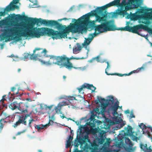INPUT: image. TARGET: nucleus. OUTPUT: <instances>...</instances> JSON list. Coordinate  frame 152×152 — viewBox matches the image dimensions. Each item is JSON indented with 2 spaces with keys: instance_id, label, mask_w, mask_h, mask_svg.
<instances>
[{
  "instance_id": "obj_1",
  "label": "nucleus",
  "mask_w": 152,
  "mask_h": 152,
  "mask_svg": "<svg viewBox=\"0 0 152 152\" xmlns=\"http://www.w3.org/2000/svg\"><path fill=\"white\" fill-rule=\"evenodd\" d=\"M12 20H15L18 21L19 20H26L28 19V22L31 24V27L32 28V30H30L28 31L25 30L21 32L20 30L22 28L19 27H14L10 28L4 29L3 31V32L0 36L1 40H3L5 39H7L11 38V40H15L16 42L19 41L21 39V37H29L39 38L41 36L47 35L51 37L53 39H56L53 38V36H49L45 31L47 27H42L40 28H33V26L36 24L37 26L39 25V19L36 18H28L27 16L21 15L18 14L12 16L11 17Z\"/></svg>"
},
{
  "instance_id": "obj_2",
  "label": "nucleus",
  "mask_w": 152,
  "mask_h": 152,
  "mask_svg": "<svg viewBox=\"0 0 152 152\" xmlns=\"http://www.w3.org/2000/svg\"><path fill=\"white\" fill-rule=\"evenodd\" d=\"M86 19L88 18H85L83 16L77 20L75 19H72L73 21H75V22L72 24L71 23V26L67 27L63 31L58 32L47 28H45V31H47V33L49 36H53V38L57 39L62 38H67V34H68L69 32L75 33H83L84 32H86L87 29V28L86 27L87 26H88V28H96V26H95L94 21H91Z\"/></svg>"
},
{
  "instance_id": "obj_3",
  "label": "nucleus",
  "mask_w": 152,
  "mask_h": 152,
  "mask_svg": "<svg viewBox=\"0 0 152 152\" xmlns=\"http://www.w3.org/2000/svg\"><path fill=\"white\" fill-rule=\"evenodd\" d=\"M84 58L83 57L76 58L73 56L69 58L65 55L58 56H52L50 58L49 62H50V64H57L58 65L61 66V67H65L68 69L70 70L73 67V65L72 63L69 61L70 60H79Z\"/></svg>"
},
{
  "instance_id": "obj_4",
  "label": "nucleus",
  "mask_w": 152,
  "mask_h": 152,
  "mask_svg": "<svg viewBox=\"0 0 152 152\" xmlns=\"http://www.w3.org/2000/svg\"><path fill=\"white\" fill-rule=\"evenodd\" d=\"M115 145L118 147L121 146L124 147L126 152H134L135 148H133V144L128 137L119 134L115 141Z\"/></svg>"
},
{
  "instance_id": "obj_5",
  "label": "nucleus",
  "mask_w": 152,
  "mask_h": 152,
  "mask_svg": "<svg viewBox=\"0 0 152 152\" xmlns=\"http://www.w3.org/2000/svg\"><path fill=\"white\" fill-rule=\"evenodd\" d=\"M122 29H123V27H116L115 25L112 23V21L109 20L97 25L95 28V31H98L99 33H101L107 31H114L115 30L123 31Z\"/></svg>"
},
{
  "instance_id": "obj_6",
  "label": "nucleus",
  "mask_w": 152,
  "mask_h": 152,
  "mask_svg": "<svg viewBox=\"0 0 152 152\" xmlns=\"http://www.w3.org/2000/svg\"><path fill=\"white\" fill-rule=\"evenodd\" d=\"M140 29H143L148 31L150 34H152V28L149 27L148 26H145L142 24L137 25L133 27L126 26L125 27L123 28V29H122L123 31H129L137 34L142 37H144V36L137 31V30Z\"/></svg>"
},
{
  "instance_id": "obj_7",
  "label": "nucleus",
  "mask_w": 152,
  "mask_h": 152,
  "mask_svg": "<svg viewBox=\"0 0 152 152\" xmlns=\"http://www.w3.org/2000/svg\"><path fill=\"white\" fill-rule=\"evenodd\" d=\"M137 1L138 0H114L110 2V3L111 6L120 7L121 8H123L126 5L129 6L134 5L135 8H137L138 7V5L135 4Z\"/></svg>"
},
{
  "instance_id": "obj_8",
  "label": "nucleus",
  "mask_w": 152,
  "mask_h": 152,
  "mask_svg": "<svg viewBox=\"0 0 152 152\" xmlns=\"http://www.w3.org/2000/svg\"><path fill=\"white\" fill-rule=\"evenodd\" d=\"M111 6L110 2L106 4L105 5L101 7H97L94 11H91L90 12L87 14L83 15V17L85 18H89L90 16H94L96 15H104V10L106 9Z\"/></svg>"
},
{
  "instance_id": "obj_9",
  "label": "nucleus",
  "mask_w": 152,
  "mask_h": 152,
  "mask_svg": "<svg viewBox=\"0 0 152 152\" xmlns=\"http://www.w3.org/2000/svg\"><path fill=\"white\" fill-rule=\"evenodd\" d=\"M108 98H109L106 100V105L110 106V109L113 111L112 113L113 115H116L118 113L117 110L119 107V102L117 100L114 103V99L112 96H109Z\"/></svg>"
},
{
  "instance_id": "obj_10",
  "label": "nucleus",
  "mask_w": 152,
  "mask_h": 152,
  "mask_svg": "<svg viewBox=\"0 0 152 152\" xmlns=\"http://www.w3.org/2000/svg\"><path fill=\"white\" fill-rule=\"evenodd\" d=\"M26 100V102H19L18 106V110L20 111L21 113L24 114L28 113V108L30 105L28 101L31 102V99H27Z\"/></svg>"
},
{
  "instance_id": "obj_11",
  "label": "nucleus",
  "mask_w": 152,
  "mask_h": 152,
  "mask_svg": "<svg viewBox=\"0 0 152 152\" xmlns=\"http://www.w3.org/2000/svg\"><path fill=\"white\" fill-rule=\"evenodd\" d=\"M48 26H56V28L59 30L61 31H58V32L63 31L67 27H66V26H62L61 24L60 23L57 21L55 20H48ZM54 31L55 30L51 28Z\"/></svg>"
},
{
  "instance_id": "obj_12",
  "label": "nucleus",
  "mask_w": 152,
  "mask_h": 152,
  "mask_svg": "<svg viewBox=\"0 0 152 152\" xmlns=\"http://www.w3.org/2000/svg\"><path fill=\"white\" fill-rule=\"evenodd\" d=\"M31 113L29 114H27L25 115V116H22L19 117V119L13 126L14 128L17 127L21 124H23L25 125H27V122L26 119L28 117L30 116Z\"/></svg>"
},
{
  "instance_id": "obj_13",
  "label": "nucleus",
  "mask_w": 152,
  "mask_h": 152,
  "mask_svg": "<svg viewBox=\"0 0 152 152\" xmlns=\"http://www.w3.org/2000/svg\"><path fill=\"white\" fill-rule=\"evenodd\" d=\"M42 50V49L37 48H36L35 50H34V53L31 56V59H35L36 57H42V56H45V55H46V53L47 52V51L45 49H44L43 50L40 52H38L37 54L36 57L34 55V53H35L36 50Z\"/></svg>"
},
{
  "instance_id": "obj_14",
  "label": "nucleus",
  "mask_w": 152,
  "mask_h": 152,
  "mask_svg": "<svg viewBox=\"0 0 152 152\" xmlns=\"http://www.w3.org/2000/svg\"><path fill=\"white\" fill-rule=\"evenodd\" d=\"M108 13L106 10L104 11V15H96L95 16L96 18V21L98 22L99 23H102L104 22H107L108 21L106 18H107V14Z\"/></svg>"
},
{
  "instance_id": "obj_15",
  "label": "nucleus",
  "mask_w": 152,
  "mask_h": 152,
  "mask_svg": "<svg viewBox=\"0 0 152 152\" xmlns=\"http://www.w3.org/2000/svg\"><path fill=\"white\" fill-rule=\"evenodd\" d=\"M87 88L91 90L92 91H94L96 89V88L93 86L92 84H89L85 83L82 86H81L80 88H77V89L78 90L79 93L81 94V91L83 90V88Z\"/></svg>"
},
{
  "instance_id": "obj_16",
  "label": "nucleus",
  "mask_w": 152,
  "mask_h": 152,
  "mask_svg": "<svg viewBox=\"0 0 152 152\" xmlns=\"http://www.w3.org/2000/svg\"><path fill=\"white\" fill-rule=\"evenodd\" d=\"M149 11H151L148 12L146 15L147 16L148 19H152V8H144V7H142L141 9H139L138 12V13H142L145 12H148Z\"/></svg>"
},
{
  "instance_id": "obj_17",
  "label": "nucleus",
  "mask_w": 152,
  "mask_h": 152,
  "mask_svg": "<svg viewBox=\"0 0 152 152\" xmlns=\"http://www.w3.org/2000/svg\"><path fill=\"white\" fill-rule=\"evenodd\" d=\"M140 147L142 150L144 152H151L152 149L150 148L151 146L148 147L147 144H143L141 143Z\"/></svg>"
},
{
  "instance_id": "obj_18",
  "label": "nucleus",
  "mask_w": 152,
  "mask_h": 152,
  "mask_svg": "<svg viewBox=\"0 0 152 152\" xmlns=\"http://www.w3.org/2000/svg\"><path fill=\"white\" fill-rule=\"evenodd\" d=\"M19 8L18 6L12 4V3H10L9 5L6 7L5 10L7 11H10L14 10L15 9H18Z\"/></svg>"
},
{
  "instance_id": "obj_19",
  "label": "nucleus",
  "mask_w": 152,
  "mask_h": 152,
  "mask_svg": "<svg viewBox=\"0 0 152 152\" xmlns=\"http://www.w3.org/2000/svg\"><path fill=\"white\" fill-rule=\"evenodd\" d=\"M66 105L65 102H60L58 105L54 109L55 110L56 113H60L61 109V107L63 106Z\"/></svg>"
},
{
  "instance_id": "obj_20",
  "label": "nucleus",
  "mask_w": 152,
  "mask_h": 152,
  "mask_svg": "<svg viewBox=\"0 0 152 152\" xmlns=\"http://www.w3.org/2000/svg\"><path fill=\"white\" fill-rule=\"evenodd\" d=\"M142 17H144L143 15H140L137 13L133 14L131 15L130 19L132 20L135 21L139 19L142 18Z\"/></svg>"
},
{
  "instance_id": "obj_21",
  "label": "nucleus",
  "mask_w": 152,
  "mask_h": 152,
  "mask_svg": "<svg viewBox=\"0 0 152 152\" xmlns=\"http://www.w3.org/2000/svg\"><path fill=\"white\" fill-rule=\"evenodd\" d=\"M19 106V102L17 101H14L11 102L9 105V107L12 109L14 110L16 109H18V106Z\"/></svg>"
},
{
  "instance_id": "obj_22",
  "label": "nucleus",
  "mask_w": 152,
  "mask_h": 152,
  "mask_svg": "<svg viewBox=\"0 0 152 152\" xmlns=\"http://www.w3.org/2000/svg\"><path fill=\"white\" fill-rule=\"evenodd\" d=\"M106 63L107 64V67L106 69H105V72L107 75H118L120 77H122V76H128L127 75L128 74H120V73H112V74L108 73L107 72L106 70H107V68H108L109 67V62L108 61H107L106 62Z\"/></svg>"
},
{
  "instance_id": "obj_23",
  "label": "nucleus",
  "mask_w": 152,
  "mask_h": 152,
  "mask_svg": "<svg viewBox=\"0 0 152 152\" xmlns=\"http://www.w3.org/2000/svg\"><path fill=\"white\" fill-rule=\"evenodd\" d=\"M117 10V12L113 13V16L114 17H116L118 15H123V16H124V13L126 12L125 11H123V10L121 9H118Z\"/></svg>"
},
{
  "instance_id": "obj_24",
  "label": "nucleus",
  "mask_w": 152,
  "mask_h": 152,
  "mask_svg": "<svg viewBox=\"0 0 152 152\" xmlns=\"http://www.w3.org/2000/svg\"><path fill=\"white\" fill-rule=\"evenodd\" d=\"M151 63V61H149L147 63H145V64H143L142 66L140 68H139L137 69V70H138V72H141L142 71H143L145 70V69L146 67L147 64L148 63Z\"/></svg>"
},
{
  "instance_id": "obj_25",
  "label": "nucleus",
  "mask_w": 152,
  "mask_h": 152,
  "mask_svg": "<svg viewBox=\"0 0 152 152\" xmlns=\"http://www.w3.org/2000/svg\"><path fill=\"white\" fill-rule=\"evenodd\" d=\"M3 123H7L4 118H2L0 120V133L2 132L4 127V124H3Z\"/></svg>"
},
{
  "instance_id": "obj_26",
  "label": "nucleus",
  "mask_w": 152,
  "mask_h": 152,
  "mask_svg": "<svg viewBox=\"0 0 152 152\" xmlns=\"http://www.w3.org/2000/svg\"><path fill=\"white\" fill-rule=\"evenodd\" d=\"M79 129V131H78L77 132L76 139L78 140H80L81 139V135L82 134V129L81 128H80ZM78 130H79V129H78Z\"/></svg>"
},
{
  "instance_id": "obj_27",
  "label": "nucleus",
  "mask_w": 152,
  "mask_h": 152,
  "mask_svg": "<svg viewBox=\"0 0 152 152\" xmlns=\"http://www.w3.org/2000/svg\"><path fill=\"white\" fill-rule=\"evenodd\" d=\"M53 106V105H51L50 106H47V107H46V109L48 110V113L49 115V117H50V116L51 113L54 111V109H51Z\"/></svg>"
},
{
  "instance_id": "obj_28",
  "label": "nucleus",
  "mask_w": 152,
  "mask_h": 152,
  "mask_svg": "<svg viewBox=\"0 0 152 152\" xmlns=\"http://www.w3.org/2000/svg\"><path fill=\"white\" fill-rule=\"evenodd\" d=\"M81 50V46L80 45H79L77 47L73 48V52L75 54L77 53Z\"/></svg>"
},
{
  "instance_id": "obj_29",
  "label": "nucleus",
  "mask_w": 152,
  "mask_h": 152,
  "mask_svg": "<svg viewBox=\"0 0 152 152\" xmlns=\"http://www.w3.org/2000/svg\"><path fill=\"white\" fill-rule=\"evenodd\" d=\"M48 20H46L42 19L41 18L39 19V24L40 23L41 24H44L46 26H48Z\"/></svg>"
},
{
  "instance_id": "obj_30",
  "label": "nucleus",
  "mask_w": 152,
  "mask_h": 152,
  "mask_svg": "<svg viewBox=\"0 0 152 152\" xmlns=\"http://www.w3.org/2000/svg\"><path fill=\"white\" fill-rule=\"evenodd\" d=\"M85 39L84 43L82 44L83 46L89 45L92 39V38H85Z\"/></svg>"
},
{
  "instance_id": "obj_31",
  "label": "nucleus",
  "mask_w": 152,
  "mask_h": 152,
  "mask_svg": "<svg viewBox=\"0 0 152 152\" xmlns=\"http://www.w3.org/2000/svg\"><path fill=\"white\" fill-rule=\"evenodd\" d=\"M142 18H143L147 20L146 21L142 22V23L148 25H149L151 23V22L149 20L150 19H148V18L147 15H144V17H142Z\"/></svg>"
},
{
  "instance_id": "obj_32",
  "label": "nucleus",
  "mask_w": 152,
  "mask_h": 152,
  "mask_svg": "<svg viewBox=\"0 0 152 152\" xmlns=\"http://www.w3.org/2000/svg\"><path fill=\"white\" fill-rule=\"evenodd\" d=\"M129 136L130 137L131 139L133 141H135L137 142L138 140H139L137 136L133 135V134Z\"/></svg>"
},
{
  "instance_id": "obj_33",
  "label": "nucleus",
  "mask_w": 152,
  "mask_h": 152,
  "mask_svg": "<svg viewBox=\"0 0 152 152\" xmlns=\"http://www.w3.org/2000/svg\"><path fill=\"white\" fill-rule=\"evenodd\" d=\"M129 128L127 129V135L130 136L133 134L134 132H132V129L131 126H129Z\"/></svg>"
},
{
  "instance_id": "obj_34",
  "label": "nucleus",
  "mask_w": 152,
  "mask_h": 152,
  "mask_svg": "<svg viewBox=\"0 0 152 152\" xmlns=\"http://www.w3.org/2000/svg\"><path fill=\"white\" fill-rule=\"evenodd\" d=\"M35 128L37 129L38 131H40L41 129H43V126H40V125H35L34 126Z\"/></svg>"
},
{
  "instance_id": "obj_35",
  "label": "nucleus",
  "mask_w": 152,
  "mask_h": 152,
  "mask_svg": "<svg viewBox=\"0 0 152 152\" xmlns=\"http://www.w3.org/2000/svg\"><path fill=\"white\" fill-rule=\"evenodd\" d=\"M6 9V7L4 9V11H0V16H4L7 13V12H9V11H7L5 10Z\"/></svg>"
},
{
  "instance_id": "obj_36",
  "label": "nucleus",
  "mask_w": 152,
  "mask_h": 152,
  "mask_svg": "<svg viewBox=\"0 0 152 152\" xmlns=\"http://www.w3.org/2000/svg\"><path fill=\"white\" fill-rule=\"evenodd\" d=\"M139 126L141 129H142V130L146 129L147 127L143 123H141L139 125Z\"/></svg>"
},
{
  "instance_id": "obj_37",
  "label": "nucleus",
  "mask_w": 152,
  "mask_h": 152,
  "mask_svg": "<svg viewBox=\"0 0 152 152\" xmlns=\"http://www.w3.org/2000/svg\"><path fill=\"white\" fill-rule=\"evenodd\" d=\"M130 6H129V5H125V6L124 7L125 10H123V11H125L126 12H125V13H124V15H126L127 14V12L126 11H128L130 9Z\"/></svg>"
},
{
  "instance_id": "obj_38",
  "label": "nucleus",
  "mask_w": 152,
  "mask_h": 152,
  "mask_svg": "<svg viewBox=\"0 0 152 152\" xmlns=\"http://www.w3.org/2000/svg\"><path fill=\"white\" fill-rule=\"evenodd\" d=\"M29 123L28 124V126L30 127H31V124L34 121V120L33 118H31L30 119L29 121Z\"/></svg>"
},
{
  "instance_id": "obj_39",
  "label": "nucleus",
  "mask_w": 152,
  "mask_h": 152,
  "mask_svg": "<svg viewBox=\"0 0 152 152\" xmlns=\"http://www.w3.org/2000/svg\"><path fill=\"white\" fill-rule=\"evenodd\" d=\"M10 20V19L9 17H6L5 18V19L4 20V22L5 24L6 25L9 22Z\"/></svg>"
},
{
  "instance_id": "obj_40",
  "label": "nucleus",
  "mask_w": 152,
  "mask_h": 152,
  "mask_svg": "<svg viewBox=\"0 0 152 152\" xmlns=\"http://www.w3.org/2000/svg\"><path fill=\"white\" fill-rule=\"evenodd\" d=\"M84 139L83 140V142L84 143L85 141H87V142H90V140L89 139L88 137V136H85L84 137Z\"/></svg>"
},
{
  "instance_id": "obj_41",
  "label": "nucleus",
  "mask_w": 152,
  "mask_h": 152,
  "mask_svg": "<svg viewBox=\"0 0 152 152\" xmlns=\"http://www.w3.org/2000/svg\"><path fill=\"white\" fill-rule=\"evenodd\" d=\"M87 125H88L91 127H93L95 126V124L93 123L91 121H89V122L87 123Z\"/></svg>"
},
{
  "instance_id": "obj_42",
  "label": "nucleus",
  "mask_w": 152,
  "mask_h": 152,
  "mask_svg": "<svg viewBox=\"0 0 152 152\" xmlns=\"http://www.w3.org/2000/svg\"><path fill=\"white\" fill-rule=\"evenodd\" d=\"M100 58L99 56H98L92 59V60H96V61L98 62H102L100 61V60L99 59Z\"/></svg>"
},
{
  "instance_id": "obj_43",
  "label": "nucleus",
  "mask_w": 152,
  "mask_h": 152,
  "mask_svg": "<svg viewBox=\"0 0 152 152\" xmlns=\"http://www.w3.org/2000/svg\"><path fill=\"white\" fill-rule=\"evenodd\" d=\"M104 152H118V151L115 150L108 149L105 151Z\"/></svg>"
},
{
  "instance_id": "obj_44",
  "label": "nucleus",
  "mask_w": 152,
  "mask_h": 152,
  "mask_svg": "<svg viewBox=\"0 0 152 152\" xmlns=\"http://www.w3.org/2000/svg\"><path fill=\"white\" fill-rule=\"evenodd\" d=\"M4 21V20H2L0 21V27H2V26L6 25Z\"/></svg>"
},
{
  "instance_id": "obj_45",
  "label": "nucleus",
  "mask_w": 152,
  "mask_h": 152,
  "mask_svg": "<svg viewBox=\"0 0 152 152\" xmlns=\"http://www.w3.org/2000/svg\"><path fill=\"white\" fill-rule=\"evenodd\" d=\"M101 99V100L99 98V97L98 96V99L99 102H104V101H106V100L107 99H105L104 98H102L101 97H100Z\"/></svg>"
},
{
  "instance_id": "obj_46",
  "label": "nucleus",
  "mask_w": 152,
  "mask_h": 152,
  "mask_svg": "<svg viewBox=\"0 0 152 152\" xmlns=\"http://www.w3.org/2000/svg\"><path fill=\"white\" fill-rule=\"evenodd\" d=\"M67 143L66 145V147L67 148L69 147L71 145V142L69 140H67Z\"/></svg>"
},
{
  "instance_id": "obj_47",
  "label": "nucleus",
  "mask_w": 152,
  "mask_h": 152,
  "mask_svg": "<svg viewBox=\"0 0 152 152\" xmlns=\"http://www.w3.org/2000/svg\"><path fill=\"white\" fill-rule=\"evenodd\" d=\"M138 73L137 69L136 70H134L131 71V72H130L128 74H128L127 75L128 76H129L133 73Z\"/></svg>"
},
{
  "instance_id": "obj_48",
  "label": "nucleus",
  "mask_w": 152,
  "mask_h": 152,
  "mask_svg": "<svg viewBox=\"0 0 152 152\" xmlns=\"http://www.w3.org/2000/svg\"><path fill=\"white\" fill-rule=\"evenodd\" d=\"M68 98L69 99V100H77L75 97L73 96H68Z\"/></svg>"
},
{
  "instance_id": "obj_49",
  "label": "nucleus",
  "mask_w": 152,
  "mask_h": 152,
  "mask_svg": "<svg viewBox=\"0 0 152 152\" xmlns=\"http://www.w3.org/2000/svg\"><path fill=\"white\" fill-rule=\"evenodd\" d=\"M76 140L75 142H74V145L75 146V147H77L79 145V144H78V140Z\"/></svg>"
},
{
  "instance_id": "obj_50",
  "label": "nucleus",
  "mask_w": 152,
  "mask_h": 152,
  "mask_svg": "<svg viewBox=\"0 0 152 152\" xmlns=\"http://www.w3.org/2000/svg\"><path fill=\"white\" fill-rule=\"evenodd\" d=\"M18 93H19V92H18V91L16 92L15 93V95H17V96H20V97L22 95L21 94H19V95H18ZM15 95V93H14L12 94H11V96H13L14 95Z\"/></svg>"
},
{
  "instance_id": "obj_51",
  "label": "nucleus",
  "mask_w": 152,
  "mask_h": 152,
  "mask_svg": "<svg viewBox=\"0 0 152 152\" xmlns=\"http://www.w3.org/2000/svg\"><path fill=\"white\" fill-rule=\"evenodd\" d=\"M18 1V0H13L11 3H12V4H16Z\"/></svg>"
},
{
  "instance_id": "obj_52",
  "label": "nucleus",
  "mask_w": 152,
  "mask_h": 152,
  "mask_svg": "<svg viewBox=\"0 0 152 152\" xmlns=\"http://www.w3.org/2000/svg\"><path fill=\"white\" fill-rule=\"evenodd\" d=\"M26 131V130H24L22 132H18L17 134H16V135H20L22 133H23Z\"/></svg>"
},
{
  "instance_id": "obj_53",
  "label": "nucleus",
  "mask_w": 152,
  "mask_h": 152,
  "mask_svg": "<svg viewBox=\"0 0 152 152\" xmlns=\"http://www.w3.org/2000/svg\"><path fill=\"white\" fill-rule=\"evenodd\" d=\"M55 113H53L52 114V113H51V115H50V117H49V118L50 117H51V118L53 120H54V115H55Z\"/></svg>"
},
{
  "instance_id": "obj_54",
  "label": "nucleus",
  "mask_w": 152,
  "mask_h": 152,
  "mask_svg": "<svg viewBox=\"0 0 152 152\" xmlns=\"http://www.w3.org/2000/svg\"><path fill=\"white\" fill-rule=\"evenodd\" d=\"M50 122H49L48 124L45 125H42V126H43V129L44 127H47L48 126H49L50 125Z\"/></svg>"
},
{
  "instance_id": "obj_55",
  "label": "nucleus",
  "mask_w": 152,
  "mask_h": 152,
  "mask_svg": "<svg viewBox=\"0 0 152 152\" xmlns=\"http://www.w3.org/2000/svg\"><path fill=\"white\" fill-rule=\"evenodd\" d=\"M73 139V137L71 135H70L69 137V138L67 140H72Z\"/></svg>"
},
{
  "instance_id": "obj_56",
  "label": "nucleus",
  "mask_w": 152,
  "mask_h": 152,
  "mask_svg": "<svg viewBox=\"0 0 152 152\" xmlns=\"http://www.w3.org/2000/svg\"><path fill=\"white\" fill-rule=\"evenodd\" d=\"M130 117L131 118L135 117L133 113H131L130 114Z\"/></svg>"
},
{
  "instance_id": "obj_57",
  "label": "nucleus",
  "mask_w": 152,
  "mask_h": 152,
  "mask_svg": "<svg viewBox=\"0 0 152 152\" xmlns=\"http://www.w3.org/2000/svg\"><path fill=\"white\" fill-rule=\"evenodd\" d=\"M60 113L61 114H62V115H60V117L61 118H62V119H64V118H66V117H65L64 116V115L63 114H62L61 113Z\"/></svg>"
},
{
  "instance_id": "obj_58",
  "label": "nucleus",
  "mask_w": 152,
  "mask_h": 152,
  "mask_svg": "<svg viewBox=\"0 0 152 152\" xmlns=\"http://www.w3.org/2000/svg\"><path fill=\"white\" fill-rule=\"evenodd\" d=\"M16 89V88L14 87H12L11 88V91L12 92H14L15 90Z\"/></svg>"
},
{
  "instance_id": "obj_59",
  "label": "nucleus",
  "mask_w": 152,
  "mask_h": 152,
  "mask_svg": "<svg viewBox=\"0 0 152 152\" xmlns=\"http://www.w3.org/2000/svg\"><path fill=\"white\" fill-rule=\"evenodd\" d=\"M125 112L126 114H129L130 113V111L129 110H125Z\"/></svg>"
},
{
  "instance_id": "obj_60",
  "label": "nucleus",
  "mask_w": 152,
  "mask_h": 152,
  "mask_svg": "<svg viewBox=\"0 0 152 152\" xmlns=\"http://www.w3.org/2000/svg\"><path fill=\"white\" fill-rule=\"evenodd\" d=\"M30 55L29 54H26L24 56V58H26L28 57V56H30Z\"/></svg>"
},
{
  "instance_id": "obj_61",
  "label": "nucleus",
  "mask_w": 152,
  "mask_h": 152,
  "mask_svg": "<svg viewBox=\"0 0 152 152\" xmlns=\"http://www.w3.org/2000/svg\"><path fill=\"white\" fill-rule=\"evenodd\" d=\"M147 127L149 129H151V132H152V127H151L150 126H148Z\"/></svg>"
},
{
  "instance_id": "obj_62",
  "label": "nucleus",
  "mask_w": 152,
  "mask_h": 152,
  "mask_svg": "<svg viewBox=\"0 0 152 152\" xmlns=\"http://www.w3.org/2000/svg\"><path fill=\"white\" fill-rule=\"evenodd\" d=\"M124 124H121V125L120 126H121V127H123V126H124Z\"/></svg>"
},
{
  "instance_id": "obj_63",
  "label": "nucleus",
  "mask_w": 152,
  "mask_h": 152,
  "mask_svg": "<svg viewBox=\"0 0 152 152\" xmlns=\"http://www.w3.org/2000/svg\"><path fill=\"white\" fill-rule=\"evenodd\" d=\"M21 70V69H20V68L18 69V72H19Z\"/></svg>"
},
{
  "instance_id": "obj_64",
  "label": "nucleus",
  "mask_w": 152,
  "mask_h": 152,
  "mask_svg": "<svg viewBox=\"0 0 152 152\" xmlns=\"http://www.w3.org/2000/svg\"><path fill=\"white\" fill-rule=\"evenodd\" d=\"M63 79H64V80H65V79H66V76H64V75L63 76Z\"/></svg>"
}]
</instances>
